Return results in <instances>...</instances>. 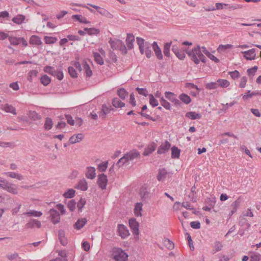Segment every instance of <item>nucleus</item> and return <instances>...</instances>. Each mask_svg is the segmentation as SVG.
Returning a JSON list of instances; mask_svg holds the SVG:
<instances>
[{
  "instance_id": "obj_1",
  "label": "nucleus",
  "mask_w": 261,
  "mask_h": 261,
  "mask_svg": "<svg viewBox=\"0 0 261 261\" xmlns=\"http://www.w3.org/2000/svg\"><path fill=\"white\" fill-rule=\"evenodd\" d=\"M187 54L196 64H199L200 61L203 63L206 62V58L203 55L202 47H200L199 45L195 46L191 50L188 51Z\"/></svg>"
},
{
  "instance_id": "obj_2",
  "label": "nucleus",
  "mask_w": 261,
  "mask_h": 261,
  "mask_svg": "<svg viewBox=\"0 0 261 261\" xmlns=\"http://www.w3.org/2000/svg\"><path fill=\"white\" fill-rule=\"evenodd\" d=\"M74 66L77 68L79 71L82 70L84 71V74L87 77H90L92 75V71L87 63V60H84L82 62V67L79 62H75L73 63Z\"/></svg>"
},
{
  "instance_id": "obj_3",
  "label": "nucleus",
  "mask_w": 261,
  "mask_h": 261,
  "mask_svg": "<svg viewBox=\"0 0 261 261\" xmlns=\"http://www.w3.org/2000/svg\"><path fill=\"white\" fill-rule=\"evenodd\" d=\"M140 157V153L135 150L131 151L125 154L121 158L117 163H126L129 162H133L135 159Z\"/></svg>"
},
{
  "instance_id": "obj_4",
  "label": "nucleus",
  "mask_w": 261,
  "mask_h": 261,
  "mask_svg": "<svg viewBox=\"0 0 261 261\" xmlns=\"http://www.w3.org/2000/svg\"><path fill=\"white\" fill-rule=\"evenodd\" d=\"M114 259L116 261H127L128 255L122 249L116 248L113 251Z\"/></svg>"
},
{
  "instance_id": "obj_5",
  "label": "nucleus",
  "mask_w": 261,
  "mask_h": 261,
  "mask_svg": "<svg viewBox=\"0 0 261 261\" xmlns=\"http://www.w3.org/2000/svg\"><path fill=\"white\" fill-rule=\"evenodd\" d=\"M9 40L11 45H18L22 44V46L26 47L28 44L26 40L23 37H17L15 36H9Z\"/></svg>"
},
{
  "instance_id": "obj_6",
  "label": "nucleus",
  "mask_w": 261,
  "mask_h": 261,
  "mask_svg": "<svg viewBox=\"0 0 261 261\" xmlns=\"http://www.w3.org/2000/svg\"><path fill=\"white\" fill-rule=\"evenodd\" d=\"M107 182L108 179L106 175L101 173L98 175L97 184L102 190L106 189Z\"/></svg>"
},
{
  "instance_id": "obj_7",
  "label": "nucleus",
  "mask_w": 261,
  "mask_h": 261,
  "mask_svg": "<svg viewBox=\"0 0 261 261\" xmlns=\"http://www.w3.org/2000/svg\"><path fill=\"white\" fill-rule=\"evenodd\" d=\"M165 96L175 106H179L180 103L179 100L177 98L176 95L173 92L166 91L165 92Z\"/></svg>"
},
{
  "instance_id": "obj_8",
  "label": "nucleus",
  "mask_w": 261,
  "mask_h": 261,
  "mask_svg": "<svg viewBox=\"0 0 261 261\" xmlns=\"http://www.w3.org/2000/svg\"><path fill=\"white\" fill-rule=\"evenodd\" d=\"M49 213L51 218V221L55 224H58L60 221V215L59 212L54 208L49 210Z\"/></svg>"
},
{
  "instance_id": "obj_9",
  "label": "nucleus",
  "mask_w": 261,
  "mask_h": 261,
  "mask_svg": "<svg viewBox=\"0 0 261 261\" xmlns=\"http://www.w3.org/2000/svg\"><path fill=\"white\" fill-rule=\"evenodd\" d=\"M170 147V143L167 140H166L162 142L160 145L157 152L159 154H164L168 151Z\"/></svg>"
},
{
  "instance_id": "obj_10",
  "label": "nucleus",
  "mask_w": 261,
  "mask_h": 261,
  "mask_svg": "<svg viewBox=\"0 0 261 261\" xmlns=\"http://www.w3.org/2000/svg\"><path fill=\"white\" fill-rule=\"evenodd\" d=\"M129 225L133 233L135 235H138L139 231V223L137 222L136 219L132 218L129 220Z\"/></svg>"
},
{
  "instance_id": "obj_11",
  "label": "nucleus",
  "mask_w": 261,
  "mask_h": 261,
  "mask_svg": "<svg viewBox=\"0 0 261 261\" xmlns=\"http://www.w3.org/2000/svg\"><path fill=\"white\" fill-rule=\"evenodd\" d=\"M0 188H2L13 194H17L18 193L17 189L14 187V185L9 183L8 182L6 184H0Z\"/></svg>"
},
{
  "instance_id": "obj_12",
  "label": "nucleus",
  "mask_w": 261,
  "mask_h": 261,
  "mask_svg": "<svg viewBox=\"0 0 261 261\" xmlns=\"http://www.w3.org/2000/svg\"><path fill=\"white\" fill-rule=\"evenodd\" d=\"M242 54L244 55V58L247 60H253L256 57L255 49L254 48L242 51Z\"/></svg>"
},
{
  "instance_id": "obj_13",
  "label": "nucleus",
  "mask_w": 261,
  "mask_h": 261,
  "mask_svg": "<svg viewBox=\"0 0 261 261\" xmlns=\"http://www.w3.org/2000/svg\"><path fill=\"white\" fill-rule=\"evenodd\" d=\"M118 230L120 234V236L122 238L124 239L127 237L129 234V231L127 227L123 224H119L118 226Z\"/></svg>"
},
{
  "instance_id": "obj_14",
  "label": "nucleus",
  "mask_w": 261,
  "mask_h": 261,
  "mask_svg": "<svg viewBox=\"0 0 261 261\" xmlns=\"http://www.w3.org/2000/svg\"><path fill=\"white\" fill-rule=\"evenodd\" d=\"M233 48V46L231 44H220L217 48V51L220 54L226 53L229 50Z\"/></svg>"
},
{
  "instance_id": "obj_15",
  "label": "nucleus",
  "mask_w": 261,
  "mask_h": 261,
  "mask_svg": "<svg viewBox=\"0 0 261 261\" xmlns=\"http://www.w3.org/2000/svg\"><path fill=\"white\" fill-rule=\"evenodd\" d=\"M84 138L83 134L80 133L72 136L69 140L70 144H75L81 142Z\"/></svg>"
},
{
  "instance_id": "obj_16",
  "label": "nucleus",
  "mask_w": 261,
  "mask_h": 261,
  "mask_svg": "<svg viewBox=\"0 0 261 261\" xmlns=\"http://www.w3.org/2000/svg\"><path fill=\"white\" fill-rule=\"evenodd\" d=\"M152 48L155 53V54L159 60H162L163 59V55L162 50L159 47L156 42H154L152 44Z\"/></svg>"
},
{
  "instance_id": "obj_17",
  "label": "nucleus",
  "mask_w": 261,
  "mask_h": 261,
  "mask_svg": "<svg viewBox=\"0 0 261 261\" xmlns=\"http://www.w3.org/2000/svg\"><path fill=\"white\" fill-rule=\"evenodd\" d=\"M156 145L155 143L152 142L149 144L145 149L143 153L144 155H148L155 150Z\"/></svg>"
},
{
  "instance_id": "obj_18",
  "label": "nucleus",
  "mask_w": 261,
  "mask_h": 261,
  "mask_svg": "<svg viewBox=\"0 0 261 261\" xmlns=\"http://www.w3.org/2000/svg\"><path fill=\"white\" fill-rule=\"evenodd\" d=\"M1 109L7 113H10L13 115L17 114L15 108L13 106L9 104L2 105L1 106Z\"/></svg>"
},
{
  "instance_id": "obj_19",
  "label": "nucleus",
  "mask_w": 261,
  "mask_h": 261,
  "mask_svg": "<svg viewBox=\"0 0 261 261\" xmlns=\"http://www.w3.org/2000/svg\"><path fill=\"white\" fill-rule=\"evenodd\" d=\"M95 169L93 167H88L87 168L86 176L87 178L93 179L95 177Z\"/></svg>"
},
{
  "instance_id": "obj_20",
  "label": "nucleus",
  "mask_w": 261,
  "mask_h": 261,
  "mask_svg": "<svg viewBox=\"0 0 261 261\" xmlns=\"http://www.w3.org/2000/svg\"><path fill=\"white\" fill-rule=\"evenodd\" d=\"M29 43L33 45H40L42 44V42L39 36L32 35L30 38Z\"/></svg>"
},
{
  "instance_id": "obj_21",
  "label": "nucleus",
  "mask_w": 261,
  "mask_h": 261,
  "mask_svg": "<svg viewBox=\"0 0 261 261\" xmlns=\"http://www.w3.org/2000/svg\"><path fill=\"white\" fill-rule=\"evenodd\" d=\"M202 49L203 54H205L211 60L215 63H218L219 62V60L213 54L210 53L205 47L202 46Z\"/></svg>"
},
{
  "instance_id": "obj_22",
  "label": "nucleus",
  "mask_w": 261,
  "mask_h": 261,
  "mask_svg": "<svg viewBox=\"0 0 261 261\" xmlns=\"http://www.w3.org/2000/svg\"><path fill=\"white\" fill-rule=\"evenodd\" d=\"M75 188L83 191H86L88 189V184L85 179L83 178L80 180L77 185Z\"/></svg>"
},
{
  "instance_id": "obj_23",
  "label": "nucleus",
  "mask_w": 261,
  "mask_h": 261,
  "mask_svg": "<svg viewBox=\"0 0 261 261\" xmlns=\"http://www.w3.org/2000/svg\"><path fill=\"white\" fill-rule=\"evenodd\" d=\"M41 223L40 221L35 220V219H31L28 223H27L25 225V226L28 228H32L36 226L37 228H40L41 227Z\"/></svg>"
},
{
  "instance_id": "obj_24",
  "label": "nucleus",
  "mask_w": 261,
  "mask_h": 261,
  "mask_svg": "<svg viewBox=\"0 0 261 261\" xmlns=\"http://www.w3.org/2000/svg\"><path fill=\"white\" fill-rule=\"evenodd\" d=\"M25 19V16L22 14L17 15L16 16L13 17L12 19V21L17 24H21L22 23L24 22V20Z\"/></svg>"
},
{
  "instance_id": "obj_25",
  "label": "nucleus",
  "mask_w": 261,
  "mask_h": 261,
  "mask_svg": "<svg viewBox=\"0 0 261 261\" xmlns=\"http://www.w3.org/2000/svg\"><path fill=\"white\" fill-rule=\"evenodd\" d=\"M87 222L86 218L79 219L74 224V228L76 229H80L84 227Z\"/></svg>"
},
{
  "instance_id": "obj_26",
  "label": "nucleus",
  "mask_w": 261,
  "mask_h": 261,
  "mask_svg": "<svg viewBox=\"0 0 261 261\" xmlns=\"http://www.w3.org/2000/svg\"><path fill=\"white\" fill-rule=\"evenodd\" d=\"M112 103L115 108H122L125 106V103L117 97L114 98L112 99Z\"/></svg>"
},
{
  "instance_id": "obj_27",
  "label": "nucleus",
  "mask_w": 261,
  "mask_h": 261,
  "mask_svg": "<svg viewBox=\"0 0 261 261\" xmlns=\"http://www.w3.org/2000/svg\"><path fill=\"white\" fill-rule=\"evenodd\" d=\"M117 93L120 98L122 100L125 99L128 95L127 91L123 88H120L117 89Z\"/></svg>"
},
{
  "instance_id": "obj_28",
  "label": "nucleus",
  "mask_w": 261,
  "mask_h": 261,
  "mask_svg": "<svg viewBox=\"0 0 261 261\" xmlns=\"http://www.w3.org/2000/svg\"><path fill=\"white\" fill-rule=\"evenodd\" d=\"M93 57L94 59V61L98 64L101 65L104 63L103 58L105 57L102 56L98 53L94 52L93 53Z\"/></svg>"
},
{
  "instance_id": "obj_29",
  "label": "nucleus",
  "mask_w": 261,
  "mask_h": 261,
  "mask_svg": "<svg viewBox=\"0 0 261 261\" xmlns=\"http://www.w3.org/2000/svg\"><path fill=\"white\" fill-rule=\"evenodd\" d=\"M135 41V37L133 35L128 34L127 35L126 39V42L127 47L129 49H132L133 47V43Z\"/></svg>"
},
{
  "instance_id": "obj_30",
  "label": "nucleus",
  "mask_w": 261,
  "mask_h": 261,
  "mask_svg": "<svg viewBox=\"0 0 261 261\" xmlns=\"http://www.w3.org/2000/svg\"><path fill=\"white\" fill-rule=\"evenodd\" d=\"M139 194L142 200H144L147 198H148L149 192L147 191V188L145 186H142L139 190Z\"/></svg>"
},
{
  "instance_id": "obj_31",
  "label": "nucleus",
  "mask_w": 261,
  "mask_h": 261,
  "mask_svg": "<svg viewBox=\"0 0 261 261\" xmlns=\"http://www.w3.org/2000/svg\"><path fill=\"white\" fill-rule=\"evenodd\" d=\"M217 81L218 87L226 88L229 87L230 85V82L225 79H219Z\"/></svg>"
},
{
  "instance_id": "obj_32",
  "label": "nucleus",
  "mask_w": 261,
  "mask_h": 261,
  "mask_svg": "<svg viewBox=\"0 0 261 261\" xmlns=\"http://www.w3.org/2000/svg\"><path fill=\"white\" fill-rule=\"evenodd\" d=\"M186 116L192 120L199 119L201 118V115L200 114L195 112H188L186 113Z\"/></svg>"
},
{
  "instance_id": "obj_33",
  "label": "nucleus",
  "mask_w": 261,
  "mask_h": 261,
  "mask_svg": "<svg viewBox=\"0 0 261 261\" xmlns=\"http://www.w3.org/2000/svg\"><path fill=\"white\" fill-rule=\"evenodd\" d=\"M72 18L82 23L88 24L90 22L86 17L81 15H73Z\"/></svg>"
},
{
  "instance_id": "obj_34",
  "label": "nucleus",
  "mask_w": 261,
  "mask_h": 261,
  "mask_svg": "<svg viewBox=\"0 0 261 261\" xmlns=\"http://www.w3.org/2000/svg\"><path fill=\"white\" fill-rule=\"evenodd\" d=\"M98 12L102 16L108 18H112L113 17V15L109 11L103 8L100 7Z\"/></svg>"
},
{
  "instance_id": "obj_35",
  "label": "nucleus",
  "mask_w": 261,
  "mask_h": 261,
  "mask_svg": "<svg viewBox=\"0 0 261 261\" xmlns=\"http://www.w3.org/2000/svg\"><path fill=\"white\" fill-rule=\"evenodd\" d=\"M180 150L176 146L171 148V156L172 158L178 159L179 157Z\"/></svg>"
},
{
  "instance_id": "obj_36",
  "label": "nucleus",
  "mask_w": 261,
  "mask_h": 261,
  "mask_svg": "<svg viewBox=\"0 0 261 261\" xmlns=\"http://www.w3.org/2000/svg\"><path fill=\"white\" fill-rule=\"evenodd\" d=\"M85 31L89 35H97L100 32L99 29L94 28H85Z\"/></svg>"
},
{
  "instance_id": "obj_37",
  "label": "nucleus",
  "mask_w": 261,
  "mask_h": 261,
  "mask_svg": "<svg viewBox=\"0 0 261 261\" xmlns=\"http://www.w3.org/2000/svg\"><path fill=\"white\" fill-rule=\"evenodd\" d=\"M179 98L181 101L187 105L190 103L191 101V98L190 97L185 93L180 94L179 96Z\"/></svg>"
},
{
  "instance_id": "obj_38",
  "label": "nucleus",
  "mask_w": 261,
  "mask_h": 261,
  "mask_svg": "<svg viewBox=\"0 0 261 261\" xmlns=\"http://www.w3.org/2000/svg\"><path fill=\"white\" fill-rule=\"evenodd\" d=\"M122 41L119 40V39H115V40H112L110 39L109 41V43L111 46V47L113 49H117L118 48L120 44H121Z\"/></svg>"
},
{
  "instance_id": "obj_39",
  "label": "nucleus",
  "mask_w": 261,
  "mask_h": 261,
  "mask_svg": "<svg viewBox=\"0 0 261 261\" xmlns=\"http://www.w3.org/2000/svg\"><path fill=\"white\" fill-rule=\"evenodd\" d=\"M241 200L240 198H239L235 201L232 202L230 206L231 208L232 213H234L237 211L238 207H239L241 203Z\"/></svg>"
},
{
  "instance_id": "obj_40",
  "label": "nucleus",
  "mask_w": 261,
  "mask_h": 261,
  "mask_svg": "<svg viewBox=\"0 0 261 261\" xmlns=\"http://www.w3.org/2000/svg\"><path fill=\"white\" fill-rule=\"evenodd\" d=\"M75 191L73 189H69L63 194V196L66 198H72L75 195Z\"/></svg>"
},
{
  "instance_id": "obj_41",
  "label": "nucleus",
  "mask_w": 261,
  "mask_h": 261,
  "mask_svg": "<svg viewBox=\"0 0 261 261\" xmlns=\"http://www.w3.org/2000/svg\"><path fill=\"white\" fill-rule=\"evenodd\" d=\"M113 110V108H112L110 106L108 107L106 105L103 104L102 105L101 107V113L103 114V116H105L110 113L111 111H112Z\"/></svg>"
},
{
  "instance_id": "obj_42",
  "label": "nucleus",
  "mask_w": 261,
  "mask_h": 261,
  "mask_svg": "<svg viewBox=\"0 0 261 261\" xmlns=\"http://www.w3.org/2000/svg\"><path fill=\"white\" fill-rule=\"evenodd\" d=\"M161 105L166 110H170L171 109V105L169 102L166 100L164 97L160 98Z\"/></svg>"
},
{
  "instance_id": "obj_43",
  "label": "nucleus",
  "mask_w": 261,
  "mask_h": 261,
  "mask_svg": "<svg viewBox=\"0 0 261 261\" xmlns=\"http://www.w3.org/2000/svg\"><path fill=\"white\" fill-rule=\"evenodd\" d=\"M40 82L44 86H47L51 82L50 78L47 75H42L40 78Z\"/></svg>"
},
{
  "instance_id": "obj_44",
  "label": "nucleus",
  "mask_w": 261,
  "mask_h": 261,
  "mask_svg": "<svg viewBox=\"0 0 261 261\" xmlns=\"http://www.w3.org/2000/svg\"><path fill=\"white\" fill-rule=\"evenodd\" d=\"M171 42H167L164 44L163 52L165 56L169 57L170 56V50Z\"/></svg>"
},
{
  "instance_id": "obj_45",
  "label": "nucleus",
  "mask_w": 261,
  "mask_h": 261,
  "mask_svg": "<svg viewBox=\"0 0 261 261\" xmlns=\"http://www.w3.org/2000/svg\"><path fill=\"white\" fill-rule=\"evenodd\" d=\"M216 202V199L214 196H211L209 198H206L205 202L211 207H214Z\"/></svg>"
},
{
  "instance_id": "obj_46",
  "label": "nucleus",
  "mask_w": 261,
  "mask_h": 261,
  "mask_svg": "<svg viewBox=\"0 0 261 261\" xmlns=\"http://www.w3.org/2000/svg\"><path fill=\"white\" fill-rule=\"evenodd\" d=\"M167 172L164 170H160L157 175V179L159 181H161L166 177Z\"/></svg>"
},
{
  "instance_id": "obj_47",
  "label": "nucleus",
  "mask_w": 261,
  "mask_h": 261,
  "mask_svg": "<svg viewBox=\"0 0 261 261\" xmlns=\"http://www.w3.org/2000/svg\"><path fill=\"white\" fill-rule=\"evenodd\" d=\"M142 209V203L141 202L137 203L135 207V213L136 216H141L140 211Z\"/></svg>"
},
{
  "instance_id": "obj_48",
  "label": "nucleus",
  "mask_w": 261,
  "mask_h": 261,
  "mask_svg": "<svg viewBox=\"0 0 261 261\" xmlns=\"http://www.w3.org/2000/svg\"><path fill=\"white\" fill-rule=\"evenodd\" d=\"M53 125V123L52 120L49 118H47L44 125L45 129L46 130H49L52 128Z\"/></svg>"
},
{
  "instance_id": "obj_49",
  "label": "nucleus",
  "mask_w": 261,
  "mask_h": 261,
  "mask_svg": "<svg viewBox=\"0 0 261 261\" xmlns=\"http://www.w3.org/2000/svg\"><path fill=\"white\" fill-rule=\"evenodd\" d=\"M44 39L45 43L49 44H53L57 40V38L50 36H45Z\"/></svg>"
},
{
  "instance_id": "obj_50",
  "label": "nucleus",
  "mask_w": 261,
  "mask_h": 261,
  "mask_svg": "<svg viewBox=\"0 0 261 261\" xmlns=\"http://www.w3.org/2000/svg\"><path fill=\"white\" fill-rule=\"evenodd\" d=\"M86 202V201L85 198H80V200L78 201L77 203V206L78 207V210L79 212H82L83 208L85 205Z\"/></svg>"
},
{
  "instance_id": "obj_51",
  "label": "nucleus",
  "mask_w": 261,
  "mask_h": 261,
  "mask_svg": "<svg viewBox=\"0 0 261 261\" xmlns=\"http://www.w3.org/2000/svg\"><path fill=\"white\" fill-rule=\"evenodd\" d=\"M149 103L153 107L158 106V101L154 98L152 94L149 95Z\"/></svg>"
},
{
  "instance_id": "obj_52",
  "label": "nucleus",
  "mask_w": 261,
  "mask_h": 261,
  "mask_svg": "<svg viewBox=\"0 0 261 261\" xmlns=\"http://www.w3.org/2000/svg\"><path fill=\"white\" fill-rule=\"evenodd\" d=\"M29 117L30 119L34 120H39L41 118L39 115L35 111H30L29 112Z\"/></svg>"
},
{
  "instance_id": "obj_53",
  "label": "nucleus",
  "mask_w": 261,
  "mask_h": 261,
  "mask_svg": "<svg viewBox=\"0 0 261 261\" xmlns=\"http://www.w3.org/2000/svg\"><path fill=\"white\" fill-rule=\"evenodd\" d=\"M205 88L208 90L216 89L218 88L217 81L216 82H211L205 85Z\"/></svg>"
},
{
  "instance_id": "obj_54",
  "label": "nucleus",
  "mask_w": 261,
  "mask_h": 261,
  "mask_svg": "<svg viewBox=\"0 0 261 261\" xmlns=\"http://www.w3.org/2000/svg\"><path fill=\"white\" fill-rule=\"evenodd\" d=\"M24 214L28 216L40 217L42 215V213L41 212L32 211L29 212H26L24 213Z\"/></svg>"
},
{
  "instance_id": "obj_55",
  "label": "nucleus",
  "mask_w": 261,
  "mask_h": 261,
  "mask_svg": "<svg viewBox=\"0 0 261 261\" xmlns=\"http://www.w3.org/2000/svg\"><path fill=\"white\" fill-rule=\"evenodd\" d=\"M137 42L139 45V49L142 54H144V39L141 38H137Z\"/></svg>"
},
{
  "instance_id": "obj_56",
  "label": "nucleus",
  "mask_w": 261,
  "mask_h": 261,
  "mask_svg": "<svg viewBox=\"0 0 261 261\" xmlns=\"http://www.w3.org/2000/svg\"><path fill=\"white\" fill-rule=\"evenodd\" d=\"M6 175L11 177V178H15L19 180H21L22 179V176L17 174L15 172H6L5 173Z\"/></svg>"
},
{
  "instance_id": "obj_57",
  "label": "nucleus",
  "mask_w": 261,
  "mask_h": 261,
  "mask_svg": "<svg viewBox=\"0 0 261 261\" xmlns=\"http://www.w3.org/2000/svg\"><path fill=\"white\" fill-rule=\"evenodd\" d=\"M75 204L76 202L75 200L72 199L68 202L67 207L71 212H73L75 208Z\"/></svg>"
},
{
  "instance_id": "obj_58",
  "label": "nucleus",
  "mask_w": 261,
  "mask_h": 261,
  "mask_svg": "<svg viewBox=\"0 0 261 261\" xmlns=\"http://www.w3.org/2000/svg\"><path fill=\"white\" fill-rule=\"evenodd\" d=\"M54 73H55V74H54L53 76H56L59 80H62L63 79V73L61 68L55 70Z\"/></svg>"
},
{
  "instance_id": "obj_59",
  "label": "nucleus",
  "mask_w": 261,
  "mask_h": 261,
  "mask_svg": "<svg viewBox=\"0 0 261 261\" xmlns=\"http://www.w3.org/2000/svg\"><path fill=\"white\" fill-rule=\"evenodd\" d=\"M68 72L72 77L76 78L77 77V73L73 67L70 66L68 67Z\"/></svg>"
},
{
  "instance_id": "obj_60",
  "label": "nucleus",
  "mask_w": 261,
  "mask_h": 261,
  "mask_svg": "<svg viewBox=\"0 0 261 261\" xmlns=\"http://www.w3.org/2000/svg\"><path fill=\"white\" fill-rule=\"evenodd\" d=\"M258 69V67L255 66L247 70V72L249 76H253Z\"/></svg>"
},
{
  "instance_id": "obj_61",
  "label": "nucleus",
  "mask_w": 261,
  "mask_h": 261,
  "mask_svg": "<svg viewBox=\"0 0 261 261\" xmlns=\"http://www.w3.org/2000/svg\"><path fill=\"white\" fill-rule=\"evenodd\" d=\"M43 70L45 72L49 73L52 75L55 74V73H54L55 70L53 67L46 66L44 67Z\"/></svg>"
},
{
  "instance_id": "obj_62",
  "label": "nucleus",
  "mask_w": 261,
  "mask_h": 261,
  "mask_svg": "<svg viewBox=\"0 0 261 261\" xmlns=\"http://www.w3.org/2000/svg\"><path fill=\"white\" fill-rule=\"evenodd\" d=\"M186 235L187 236V239L188 241V243H189L190 248L191 250H193L194 249V247L193 244V241L192 240L190 234L188 232L186 233Z\"/></svg>"
},
{
  "instance_id": "obj_63",
  "label": "nucleus",
  "mask_w": 261,
  "mask_h": 261,
  "mask_svg": "<svg viewBox=\"0 0 261 261\" xmlns=\"http://www.w3.org/2000/svg\"><path fill=\"white\" fill-rule=\"evenodd\" d=\"M247 82V79L246 76H243L241 78L239 87L240 88H244L246 86Z\"/></svg>"
},
{
  "instance_id": "obj_64",
  "label": "nucleus",
  "mask_w": 261,
  "mask_h": 261,
  "mask_svg": "<svg viewBox=\"0 0 261 261\" xmlns=\"http://www.w3.org/2000/svg\"><path fill=\"white\" fill-rule=\"evenodd\" d=\"M260 255L258 253L254 254L250 256V261H260Z\"/></svg>"
}]
</instances>
